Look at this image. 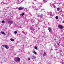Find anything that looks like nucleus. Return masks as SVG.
<instances>
[{
  "label": "nucleus",
  "mask_w": 64,
  "mask_h": 64,
  "mask_svg": "<svg viewBox=\"0 0 64 64\" xmlns=\"http://www.w3.org/2000/svg\"><path fill=\"white\" fill-rule=\"evenodd\" d=\"M1 33L2 34H3V35H6V34H5V33H4L3 32H2Z\"/></svg>",
  "instance_id": "9b49d317"
},
{
  "label": "nucleus",
  "mask_w": 64,
  "mask_h": 64,
  "mask_svg": "<svg viewBox=\"0 0 64 64\" xmlns=\"http://www.w3.org/2000/svg\"><path fill=\"white\" fill-rule=\"evenodd\" d=\"M21 15L22 16H24V13H22L21 14Z\"/></svg>",
  "instance_id": "aec40b11"
},
{
  "label": "nucleus",
  "mask_w": 64,
  "mask_h": 64,
  "mask_svg": "<svg viewBox=\"0 0 64 64\" xmlns=\"http://www.w3.org/2000/svg\"><path fill=\"white\" fill-rule=\"evenodd\" d=\"M47 0H43L44 2V3H46V2H47Z\"/></svg>",
  "instance_id": "f8f14e48"
},
{
  "label": "nucleus",
  "mask_w": 64,
  "mask_h": 64,
  "mask_svg": "<svg viewBox=\"0 0 64 64\" xmlns=\"http://www.w3.org/2000/svg\"><path fill=\"white\" fill-rule=\"evenodd\" d=\"M6 46V45L4 44V45H2V46L3 47H5Z\"/></svg>",
  "instance_id": "4468645a"
},
{
  "label": "nucleus",
  "mask_w": 64,
  "mask_h": 64,
  "mask_svg": "<svg viewBox=\"0 0 64 64\" xmlns=\"http://www.w3.org/2000/svg\"><path fill=\"white\" fill-rule=\"evenodd\" d=\"M13 23V21H10L8 22V24H12Z\"/></svg>",
  "instance_id": "f03ea898"
},
{
  "label": "nucleus",
  "mask_w": 64,
  "mask_h": 64,
  "mask_svg": "<svg viewBox=\"0 0 64 64\" xmlns=\"http://www.w3.org/2000/svg\"><path fill=\"white\" fill-rule=\"evenodd\" d=\"M2 23H5V21L4 20H2Z\"/></svg>",
  "instance_id": "5701e85b"
},
{
  "label": "nucleus",
  "mask_w": 64,
  "mask_h": 64,
  "mask_svg": "<svg viewBox=\"0 0 64 64\" xmlns=\"http://www.w3.org/2000/svg\"><path fill=\"white\" fill-rule=\"evenodd\" d=\"M34 1H36L35 0H34Z\"/></svg>",
  "instance_id": "f704fd0d"
},
{
  "label": "nucleus",
  "mask_w": 64,
  "mask_h": 64,
  "mask_svg": "<svg viewBox=\"0 0 64 64\" xmlns=\"http://www.w3.org/2000/svg\"><path fill=\"white\" fill-rule=\"evenodd\" d=\"M14 1H15V0H14Z\"/></svg>",
  "instance_id": "a19ab883"
},
{
  "label": "nucleus",
  "mask_w": 64,
  "mask_h": 64,
  "mask_svg": "<svg viewBox=\"0 0 64 64\" xmlns=\"http://www.w3.org/2000/svg\"><path fill=\"white\" fill-rule=\"evenodd\" d=\"M16 2L17 4H19V2H20L19 0H16Z\"/></svg>",
  "instance_id": "39448f33"
},
{
  "label": "nucleus",
  "mask_w": 64,
  "mask_h": 64,
  "mask_svg": "<svg viewBox=\"0 0 64 64\" xmlns=\"http://www.w3.org/2000/svg\"><path fill=\"white\" fill-rule=\"evenodd\" d=\"M16 60L18 62H20V58H17Z\"/></svg>",
  "instance_id": "7ed1b4c3"
},
{
  "label": "nucleus",
  "mask_w": 64,
  "mask_h": 64,
  "mask_svg": "<svg viewBox=\"0 0 64 64\" xmlns=\"http://www.w3.org/2000/svg\"><path fill=\"white\" fill-rule=\"evenodd\" d=\"M34 9L35 10H39V9H40V7L39 8H37L36 6H35L34 7Z\"/></svg>",
  "instance_id": "20e7f679"
},
{
  "label": "nucleus",
  "mask_w": 64,
  "mask_h": 64,
  "mask_svg": "<svg viewBox=\"0 0 64 64\" xmlns=\"http://www.w3.org/2000/svg\"><path fill=\"white\" fill-rule=\"evenodd\" d=\"M33 53H34V54H37V52H35V51L33 52Z\"/></svg>",
  "instance_id": "a211bd4d"
},
{
  "label": "nucleus",
  "mask_w": 64,
  "mask_h": 64,
  "mask_svg": "<svg viewBox=\"0 0 64 64\" xmlns=\"http://www.w3.org/2000/svg\"><path fill=\"white\" fill-rule=\"evenodd\" d=\"M51 16V17H52V16H54V14H50V15Z\"/></svg>",
  "instance_id": "f3484780"
},
{
  "label": "nucleus",
  "mask_w": 64,
  "mask_h": 64,
  "mask_svg": "<svg viewBox=\"0 0 64 64\" xmlns=\"http://www.w3.org/2000/svg\"><path fill=\"white\" fill-rule=\"evenodd\" d=\"M38 4L40 5V6L41 5H42V4L41 3H40V2H38Z\"/></svg>",
  "instance_id": "2eb2a0df"
},
{
  "label": "nucleus",
  "mask_w": 64,
  "mask_h": 64,
  "mask_svg": "<svg viewBox=\"0 0 64 64\" xmlns=\"http://www.w3.org/2000/svg\"><path fill=\"white\" fill-rule=\"evenodd\" d=\"M31 30H35V29H31Z\"/></svg>",
  "instance_id": "7c9ffc66"
},
{
  "label": "nucleus",
  "mask_w": 64,
  "mask_h": 64,
  "mask_svg": "<svg viewBox=\"0 0 64 64\" xmlns=\"http://www.w3.org/2000/svg\"><path fill=\"white\" fill-rule=\"evenodd\" d=\"M10 40L12 41H14V39L13 38H11L10 39Z\"/></svg>",
  "instance_id": "dca6fc26"
},
{
  "label": "nucleus",
  "mask_w": 64,
  "mask_h": 64,
  "mask_svg": "<svg viewBox=\"0 0 64 64\" xmlns=\"http://www.w3.org/2000/svg\"><path fill=\"white\" fill-rule=\"evenodd\" d=\"M23 9V8L21 7H20L18 8V10H21Z\"/></svg>",
  "instance_id": "0eeeda50"
},
{
  "label": "nucleus",
  "mask_w": 64,
  "mask_h": 64,
  "mask_svg": "<svg viewBox=\"0 0 64 64\" xmlns=\"http://www.w3.org/2000/svg\"><path fill=\"white\" fill-rule=\"evenodd\" d=\"M56 14H58V13L57 12H56Z\"/></svg>",
  "instance_id": "2f4dec72"
},
{
  "label": "nucleus",
  "mask_w": 64,
  "mask_h": 64,
  "mask_svg": "<svg viewBox=\"0 0 64 64\" xmlns=\"http://www.w3.org/2000/svg\"><path fill=\"white\" fill-rule=\"evenodd\" d=\"M58 27L60 29H63V28H64L63 26L61 25H59L58 26Z\"/></svg>",
  "instance_id": "f257e3e1"
},
{
  "label": "nucleus",
  "mask_w": 64,
  "mask_h": 64,
  "mask_svg": "<svg viewBox=\"0 0 64 64\" xmlns=\"http://www.w3.org/2000/svg\"><path fill=\"white\" fill-rule=\"evenodd\" d=\"M60 10V9H59V8H57V11H59Z\"/></svg>",
  "instance_id": "412c9836"
},
{
  "label": "nucleus",
  "mask_w": 64,
  "mask_h": 64,
  "mask_svg": "<svg viewBox=\"0 0 64 64\" xmlns=\"http://www.w3.org/2000/svg\"><path fill=\"white\" fill-rule=\"evenodd\" d=\"M32 58L33 59H35V58H36V57L34 56H32Z\"/></svg>",
  "instance_id": "1a4fd4ad"
},
{
  "label": "nucleus",
  "mask_w": 64,
  "mask_h": 64,
  "mask_svg": "<svg viewBox=\"0 0 64 64\" xmlns=\"http://www.w3.org/2000/svg\"><path fill=\"white\" fill-rule=\"evenodd\" d=\"M53 5H50L51 7H52V6H53Z\"/></svg>",
  "instance_id": "cd10ccee"
},
{
  "label": "nucleus",
  "mask_w": 64,
  "mask_h": 64,
  "mask_svg": "<svg viewBox=\"0 0 64 64\" xmlns=\"http://www.w3.org/2000/svg\"><path fill=\"white\" fill-rule=\"evenodd\" d=\"M56 19H58V16H56Z\"/></svg>",
  "instance_id": "6ab92c4d"
},
{
  "label": "nucleus",
  "mask_w": 64,
  "mask_h": 64,
  "mask_svg": "<svg viewBox=\"0 0 64 64\" xmlns=\"http://www.w3.org/2000/svg\"><path fill=\"white\" fill-rule=\"evenodd\" d=\"M38 29H40V28H38Z\"/></svg>",
  "instance_id": "c9c22d12"
},
{
  "label": "nucleus",
  "mask_w": 64,
  "mask_h": 64,
  "mask_svg": "<svg viewBox=\"0 0 64 64\" xmlns=\"http://www.w3.org/2000/svg\"><path fill=\"white\" fill-rule=\"evenodd\" d=\"M28 60H30V58H28Z\"/></svg>",
  "instance_id": "c85d7f7f"
},
{
  "label": "nucleus",
  "mask_w": 64,
  "mask_h": 64,
  "mask_svg": "<svg viewBox=\"0 0 64 64\" xmlns=\"http://www.w3.org/2000/svg\"><path fill=\"white\" fill-rule=\"evenodd\" d=\"M38 48L36 46H35V49H37Z\"/></svg>",
  "instance_id": "b1692460"
},
{
  "label": "nucleus",
  "mask_w": 64,
  "mask_h": 64,
  "mask_svg": "<svg viewBox=\"0 0 64 64\" xmlns=\"http://www.w3.org/2000/svg\"><path fill=\"white\" fill-rule=\"evenodd\" d=\"M34 5H32V7H33H33H34Z\"/></svg>",
  "instance_id": "c756f323"
},
{
  "label": "nucleus",
  "mask_w": 64,
  "mask_h": 64,
  "mask_svg": "<svg viewBox=\"0 0 64 64\" xmlns=\"http://www.w3.org/2000/svg\"><path fill=\"white\" fill-rule=\"evenodd\" d=\"M1 3L2 4H4V3H3V2H2Z\"/></svg>",
  "instance_id": "bb28decb"
},
{
  "label": "nucleus",
  "mask_w": 64,
  "mask_h": 64,
  "mask_svg": "<svg viewBox=\"0 0 64 64\" xmlns=\"http://www.w3.org/2000/svg\"><path fill=\"white\" fill-rule=\"evenodd\" d=\"M17 33V32L16 31H15L14 32V33L15 34H16Z\"/></svg>",
  "instance_id": "393cba45"
},
{
  "label": "nucleus",
  "mask_w": 64,
  "mask_h": 64,
  "mask_svg": "<svg viewBox=\"0 0 64 64\" xmlns=\"http://www.w3.org/2000/svg\"><path fill=\"white\" fill-rule=\"evenodd\" d=\"M5 48H6V49H8L9 48V47H8V46L7 45H6V47H5Z\"/></svg>",
  "instance_id": "9d476101"
},
{
  "label": "nucleus",
  "mask_w": 64,
  "mask_h": 64,
  "mask_svg": "<svg viewBox=\"0 0 64 64\" xmlns=\"http://www.w3.org/2000/svg\"><path fill=\"white\" fill-rule=\"evenodd\" d=\"M48 30L49 31V32H50L51 31V28H48Z\"/></svg>",
  "instance_id": "ddd939ff"
},
{
  "label": "nucleus",
  "mask_w": 64,
  "mask_h": 64,
  "mask_svg": "<svg viewBox=\"0 0 64 64\" xmlns=\"http://www.w3.org/2000/svg\"><path fill=\"white\" fill-rule=\"evenodd\" d=\"M41 15H42L41 16H38V17H40V18H43V16H42H42H44V14H42Z\"/></svg>",
  "instance_id": "423d86ee"
},
{
  "label": "nucleus",
  "mask_w": 64,
  "mask_h": 64,
  "mask_svg": "<svg viewBox=\"0 0 64 64\" xmlns=\"http://www.w3.org/2000/svg\"><path fill=\"white\" fill-rule=\"evenodd\" d=\"M53 6L54 7V8H56V6H55V5L53 4Z\"/></svg>",
  "instance_id": "4be33fe9"
},
{
  "label": "nucleus",
  "mask_w": 64,
  "mask_h": 64,
  "mask_svg": "<svg viewBox=\"0 0 64 64\" xmlns=\"http://www.w3.org/2000/svg\"><path fill=\"white\" fill-rule=\"evenodd\" d=\"M44 56H46V53L45 52L44 53Z\"/></svg>",
  "instance_id": "a878e982"
},
{
  "label": "nucleus",
  "mask_w": 64,
  "mask_h": 64,
  "mask_svg": "<svg viewBox=\"0 0 64 64\" xmlns=\"http://www.w3.org/2000/svg\"><path fill=\"white\" fill-rule=\"evenodd\" d=\"M58 45H59V44H58Z\"/></svg>",
  "instance_id": "4c0bfd02"
},
{
  "label": "nucleus",
  "mask_w": 64,
  "mask_h": 64,
  "mask_svg": "<svg viewBox=\"0 0 64 64\" xmlns=\"http://www.w3.org/2000/svg\"><path fill=\"white\" fill-rule=\"evenodd\" d=\"M31 32H32V31H31Z\"/></svg>",
  "instance_id": "58836bf2"
},
{
  "label": "nucleus",
  "mask_w": 64,
  "mask_h": 64,
  "mask_svg": "<svg viewBox=\"0 0 64 64\" xmlns=\"http://www.w3.org/2000/svg\"><path fill=\"white\" fill-rule=\"evenodd\" d=\"M6 5H7V4H6Z\"/></svg>",
  "instance_id": "ea45409f"
},
{
  "label": "nucleus",
  "mask_w": 64,
  "mask_h": 64,
  "mask_svg": "<svg viewBox=\"0 0 64 64\" xmlns=\"http://www.w3.org/2000/svg\"><path fill=\"white\" fill-rule=\"evenodd\" d=\"M63 23H64V20L63 21Z\"/></svg>",
  "instance_id": "473e14b6"
},
{
  "label": "nucleus",
  "mask_w": 64,
  "mask_h": 64,
  "mask_svg": "<svg viewBox=\"0 0 64 64\" xmlns=\"http://www.w3.org/2000/svg\"><path fill=\"white\" fill-rule=\"evenodd\" d=\"M51 14H52V12H48L47 13L48 15H51Z\"/></svg>",
  "instance_id": "6e6552de"
},
{
  "label": "nucleus",
  "mask_w": 64,
  "mask_h": 64,
  "mask_svg": "<svg viewBox=\"0 0 64 64\" xmlns=\"http://www.w3.org/2000/svg\"><path fill=\"white\" fill-rule=\"evenodd\" d=\"M56 50H57V49H56Z\"/></svg>",
  "instance_id": "e433bc0d"
},
{
  "label": "nucleus",
  "mask_w": 64,
  "mask_h": 64,
  "mask_svg": "<svg viewBox=\"0 0 64 64\" xmlns=\"http://www.w3.org/2000/svg\"><path fill=\"white\" fill-rule=\"evenodd\" d=\"M51 50H52V49H51V50H50V51H51Z\"/></svg>",
  "instance_id": "72a5a7b5"
}]
</instances>
